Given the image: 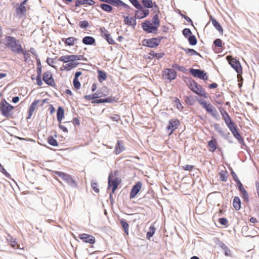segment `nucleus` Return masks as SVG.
I'll return each instance as SVG.
<instances>
[{
    "instance_id": "obj_55",
    "label": "nucleus",
    "mask_w": 259,
    "mask_h": 259,
    "mask_svg": "<svg viewBox=\"0 0 259 259\" xmlns=\"http://www.w3.org/2000/svg\"><path fill=\"white\" fill-rule=\"evenodd\" d=\"M89 22L86 20L81 21L79 22V26L81 28H86L89 26Z\"/></svg>"
},
{
    "instance_id": "obj_60",
    "label": "nucleus",
    "mask_w": 259,
    "mask_h": 259,
    "mask_svg": "<svg viewBox=\"0 0 259 259\" xmlns=\"http://www.w3.org/2000/svg\"><path fill=\"white\" fill-rule=\"evenodd\" d=\"M242 194V197L245 200H248V195L247 191L245 190L242 192H241Z\"/></svg>"
},
{
    "instance_id": "obj_4",
    "label": "nucleus",
    "mask_w": 259,
    "mask_h": 259,
    "mask_svg": "<svg viewBox=\"0 0 259 259\" xmlns=\"http://www.w3.org/2000/svg\"><path fill=\"white\" fill-rule=\"evenodd\" d=\"M0 108L2 113L4 116L8 117L11 115V112L13 109V107L6 101L4 103H1Z\"/></svg>"
},
{
    "instance_id": "obj_49",
    "label": "nucleus",
    "mask_w": 259,
    "mask_h": 259,
    "mask_svg": "<svg viewBox=\"0 0 259 259\" xmlns=\"http://www.w3.org/2000/svg\"><path fill=\"white\" fill-rule=\"evenodd\" d=\"M186 103L190 105H193L194 104V100L191 96H187L185 97Z\"/></svg>"
},
{
    "instance_id": "obj_1",
    "label": "nucleus",
    "mask_w": 259,
    "mask_h": 259,
    "mask_svg": "<svg viewBox=\"0 0 259 259\" xmlns=\"http://www.w3.org/2000/svg\"><path fill=\"white\" fill-rule=\"evenodd\" d=\"M4 44L13 53L19 54L22 51V45L19 39L11 36H6Z\"/></svg>"
},
{
    "instance_id": "obj_39",
    "label": "nucleus",
    "mask_w": 259,
    "mask_h": 259,
    "mask_svg": "<svg viewBox=\"0 0 259 259\" xmlns=\"http://www.w3.org/2000/svg\"><path fill=\"white\" fill-rule=\"evenodd\" d=\"M58 60L65 63H69L71 61L70 55L62 56L59 58Z\"/></svg>"
},
{
    "instance_id": "obj_6",
    "label": "nucleus",
    "mask_w": 259,
    "mask_h": 259,
    "mask_svg": "<svg viewBox=\"0 0 259 259\" xmlns=\"http://www.w3.org/2000/svg\"><path fill=\"white\" fill-rule=\"evenodd\" d=\"M227 59L232 68L238 73L242 72V67L240 62L236 59L233 58L231 56H227Z\"/></svg>"
},
{
    "instance_id": "obj_54",
    "label": "nucleus",
    "mask_w": 259,
    "mask_h": 259,
    "mask_svg": "<svg viewBox=\"0 0 259 259\" xmlns=\"http://www.w3.org/2000/svg\"><path fill=\"white\" fill-rule=\"evenodd\" d=\"M73 83L74 88L76 89H79L80 88V83L78 79L74 78Z\"/></svg>"
},
{
    "instance_id": "obj_28",
    "label": "nucleus",
    "mask_w": 259,
    "mask_h": 259,
    "mask_svg": "<svg viewBox=\"0 0 259 259\" xmlns=\"http://www.w3.org/2000/svg\"><path fill=\"white\" fill-rule=\"evenodd\" d=\"M99 7L101 8L102 10L108 13L111 12L113 10L112 7L111 6L110 4L108 5L107 4L103 3L100 4Z\"/></svg>"
},
{
    "instance_id": "obj_5",
    "label": "nucleus",
    "mask_w": 259,
    "mask_h": 259,
    "mask_svg": "<svg viewBox=\"0 0 259 259\" xmlns=\"http://www.w3.org/2000/svg\"><path fill=\"white\" fill-rule=\"evenodd\" d=\"M119 184V181L117 178H112V176L111 174L109 175L108 177V189H110L112 188V192L110 194V197L112 196V194L114 193L115 190L117 189L118 185Z\"/></svg>"
},
{
    "instance_id": "obj_47",
    "label": "nucleus",
    "mask_w": 259,
    "mask_h": 259,
    "mask_svg": "<svg viewBox=\"0 0 259 259\" xmlns=\"http://www.w3.org/2000/svg\"><path fill=\"white\" fill-rule=\"evenodd\" d=\"M227 171H222L220 173V179L221 181L226 182L227 180V176L226 175Z\"/></svg>"
},
{
    "instance_id": "obj_64",
    "label": "nucleus",
    "mask_w": 259,
    "mask_h": 259,
    "mask_svg": "<svg viewBox=\"0 0 259 259\" xmlns=\"http://www.w3.org/2000/svg\"><path fill=\"white\" fill-rule=\"evenodd\" d=\"M225 252V254L227 256H231V251L230 249L227 246V247L225 248L223 250Z\"/></svg>"
},
{
    "instance_id": "obj_11",
    "label": "nucleus",
    "mask_w": 259,
    "mask_h": 259,
    "mask_svg": "<svg viewBox=\"0 0 259 259\" xmlns=\"http://www.w3.org/2000/svg\"><path fill=\"white\" fill-rule=\"evenodd\" d=\"M179 124L180 121L177 119H172L169 121L167 128L168 131H170V134H172V133L178 128Z\"/></svg>"
},
{
    "instance_id": "obj_30",
    "label": "nucleus",
    "mask_w": 259,
    "mask_h": 259,
    "mask_svg": "<svg viewBox=\"0 0 259 259\" xmlns=\"http://www.w3.org/2000/svg\"><path fill=\"white\" fill-rule=\"evenodd\" d=\"M217 140L215 139H212L208 142L209 150L211 152L214 151L217 149Z\"/></svg>"
},
{
    "instance_id": "obj_26",
    "label": "nucleus",
    "mask_w": 259,
    "mask_h": 259,
    "mask_svg": "<svg viewBox=\"0 0 259 259\" xmlns=\"http://www.w3.org/2000/svg\"><path fill=\"white\" fill-rule=\"evenodd\" d=\"M233 205L236 210L240 209L241 207V201L238 196H236L234 198L233 201Z\"/></svg>"
},
{
    "instance_id": "obj_27",
    "label": "nucleus",
    "mask_w": 259,
    "mask_h": 259,
    "mask_svg": "<svg viewBox=\"0 0 259 259\" xmlns=\"http://www.w3.org/2000/svg\"><path fill=\"white\" fill-rule=\"evenodd\" d=\"M210 19L211 20L212 25L216 28V29H217L220 33H223V28L220 24L217 22V21L212 16L210 17Z\"/></svg>"
},
{
    "instance_id": "obj_2",
    "label": "nucleus",
    "mask_w": 259,
    "mask_h": 259,
    "mask_svg": "<svg viewBox=\"0 0 259 259\" xmlns=\"http://www.w3.org/2000/svg\"><path fill=\"white\" fill-rule=\"evenodd\" d=\"M199 104L204 108L208 113L210 114L212 116L215 117L218 112L215 107L210 103H207L203 99H200L198 101Z\"/></svg>"
},
{
    "instance_id": "obj_23",
    "label": "nucleus",
    "mask_w": 259,
    "mask_h": 259,
    "mask_svg": "<svg viewBox=\"0 0 259 259\" xmlns=\"http://www.w3.org/2000/svg\"><path fill=\"white\" fill-rule=\"evenodd\" d=\"M84 45H92L95 42V39L92 36H85L82 40Z\"/></svg>"
},
{
    "instance_id": "obj_37",
    "label": "nucleus",
    "mask_w": 259,
    "mask_h": 259,
    "mask_svg": "<svg viewBox=\"0 0 259 259\" xmlns=\"http://www.w3.org/2000/svg\"><path fill=\"white\" fill-rule=\"evenodd\" d=\"M112 102V99L110 98H108L106 99H97L93 101H92V103H103L105 102Z\"/></svg>"
},
{
    "instance_id": "obj_45",
    "label": "nucleus",
    "mask_w": 259,
    "mask_h": 259,
    "mask_svg": "<svg viewBox=\"0 0 259 259\" xmlns=\"http://www.w3.org/2000/svg\"><path fill=\"white\" fill-rule=\"evenodd\" d=\"M189 42L191 45L194 46L197 44V39L195 35H191L188 38Z\"/></svg>"
},
{
    "instance_id": "obj_56",
    "label": "nucleus",
    "mask_w": 259,
    "mask_h": 259,
    "mask_svg": "<svg viewBox=\"0 0 259 259\" xmlns=\"http://www.w3.org/2000/svg\"><path fill=\"white\" fill-rule=\"evenodd\" d=\"M213 44L216 47H222V40L219 38L216 39L213 41Z\"/></svg>"
},
{
    "instance_id": "obj_24",
    "label": "nucleus",
    "mask_w": 259,
    "mask_h": 259,
    "mask_svg": "<svg viewBox=\"0 0 259 259\" xmlns=\"http://www.w3.org/2000/svg\"><path fill=\"white\" fill-rule=\"evenodd\" d=\"M103 96V94L99 92L98 91L97 92L95 93L93 95H86L84 98L85 99L88 100H94L95 99H97L99 98H100Z\"/></svg>"
},
{
    "instance_id": "obj_15",
    "label": "nucleus",
    "mask_w": 259,
    "mask_h": 259,
    "mask_svg": "<svg viewBox=\"0 0 259 259\" xmlns=\"http://www.w3.org/2000/svg\"><path fill=\"white\" fill-rule=\"evenodd\" d=\"M143 6L146 8H152L154 7V10H157L159 13L158 7L155 2H152V0H142Z\"/></svg>"
},
{
    "instance_id": "obj_44",
    "label": "nucleus",
    "mask_w": 259,
    "mask_h": 259,
    "mask_svg": "<svg viewBox=\"0 0 259 259\" xmlns=\"http://www.w3.org/2000/svg\"><path fill=\"white\" fill-rule=\"evenodd\" d=\"M185 52L190 56L198 55V53L192 49H184Z\"/></svg>"
},
{
    "instance_id": "obj_62",
    "label": "nucleus",
    "mask_w": 259,
    "mask_h": 259,
    "mask_svg": "<svg viewBox=\"0 0 259 259\" xmlns=\"http://www.w3.org/2000/svg\"><path fill=\"white\" fill-rule=\"evenodd\" d=\"M219 222L221 224H222L223 225H225V226L227 225L228 223L227 220L225 218L219 219Z\"/></svg>"
},
{
    "instance_id": "obj_20",
    "label": "nucleus",
    "mask_w": 259,
    "mask_h": 259,
    "mask_svg": "<svg viewBox=\"0 0 259 259\" xmlns=\"http://www.w3.org/2000/svg\"><path fill=\"white\" fill-rule=\"evenodd\" d=\"M124 150L123 143L121 141H118L115 148V152L116 154H118Z\"/></svg>"
},
{
    "instance_id": "obj_14",
    "label": "nucleus",
    "mask_w": 259,
    "mask_h": 259,
    "mask_svg": "<svg viewBox=\"0 0 259 259\" xmlns=\"http://www.w3.org/2000/svg\"><path fill=\"white\" fill-rule=\"evenodd\" d=\"M163 75L165 76V78L171 80L176 78L177 73L173 69H166L164 71Z\"/></svg>"
},
{
    "instance_id": "obj_16",
    "label": "nucleus",
    "mask_w": 259,
    "mask_h": 259,
    "mask_svg": "<svg viewBox=\"0 0 259 259\" xmlns=\"http://www.w3.org/2000/svg\"><path fill=\"white\" fill-rule=\"evenodd\" d=\"M142 187V183L140 182H138L132 189L130 193V198H134L139 192Z\"/></svg>"
},
{
    "instance_id": "obj_3",
    "label": "nucleus",
    "mask_w": 259,
    "mask_h": 259,
    "mask_svg": "<svg viewBox=\"0 0 259 259\" xmlns=\"http://www.w3.org/2000/svg\"><path fill=\"white\" fill-rule=\"evenodd\" d=\"M190 89L195 93L206 98V94L201 86L195 81H192L190 84Z\"/></svg>"
},
{
    "instance_id": "obj_42",
    "label": "nucleus",
    "mask_w": 259,
    "mask_h": 259,
    "mask_svg": "<svg viewBox=\"0 0 259 259\" xmlns=\"http://www.w3.org/2000/svg\"><path fill=\"white\" fill-rule=\"evenodd\" d=\"M132 5L138 9H141L142 8V5L138 0H128Z\"/></svg>"
},
{
    "instance_id": "obj_63",
    "label": "nucleus",
    "mask_w": 259,
    "mask_h": 259,
    "mask_svg": "<svg viewBox=\"0 0 259 259\" xmlns=\"http://www.w3.org/2000/svg\"><path fill=\"white\" fill-rule=\"evenodd\" d=\"M237 183V185L238 187V189L239 190V191L241 192L245 190V189L244 188L242 183H241V182L239 181H238L237 182H236Z\"/></svg>"
},
{
    "instance_id": "obj_33",
    "label": "nucleus",
    "mask_w": 259,
    "mask_h": 259,
    "mask_svg": "<svg viewBox=\"0 0 259 259\" xmlns=\"http://www.w3.org/2000/svg\"><path fill=\"white\" fill-rule=\"evenodd\" d=\"M120 223L124 229V232L128 235V228L129 225L124 219H121L120 220Z\"/></svg>"
},
{
    "instance_id": "obj_48",
    "label": "nucleus",
    "mask_w": 259,
    "mask_h": 259,
    "mask_svg": "<svg viewBox=\"0 0 259 259\" xmlns=\"http://www.w3.org/2000/svg\"><path fill=\"white\" fill-rule=\"evenodd\" d=\"M100 30L101 36L104 38L109 34V32L104 27L101 28Z\"/></svg>"
},
{
    "instance_id": "obj_31",
    "label": "nucleus",
    "mask_w": 259,
    "mask_h": 259,
    "mask_svg": "<svg viewBox=\"0 0 259 259\" xmlns=\"http://www.w3.org/2000/svg\"><path fill=\"white\" fill-rule=\"evenodd\" d=\"M149 55L150 56L149 58L150 59L156 58L159 59L163 57L164 55V54L163 53H156L154 51H151L149 53Z\"/></svg>"
},
{
    "instance_id": "obj_29",
    "label": "nucleus",
    "mask_w": 259,
    "mask_h": 259,
    "mask_svg": "<svg viewBox=\"0 0 259 259\" xmlns=\"http://www.w3.org/2000/svg\"><path fill=\"white\" fill-rule=\"evenodd\" d=\"M7 241L13 248L21 249V248L20 246V245L17 244V242L16 241V240H13L11 237H10L9 238H7Z\"/></svg>"
},
{
    "instance_id": "obj_40",
    "label": "nucleus",
    "mask_w": 259,
    "mask_h": 259,
    "mask_svg": "<svg viewBox=\"0 0 259 259\" xmlns=\"http://www.w3.org/2000/svg\"><path fill=\"white\" fill-rule=\"evenodd\" d=\"M155 229L154 226H151L149 228V231L147 232L146 237L147 239H150L153 236L155 233Z\"/></svg>"
},
{
    "instance_id": "obj_61",
    "label": "nucleus",
    "mask_w": 259,
    "mask_h": 259,
    "mask_svg": "<svg viewBox=\"0 0 259 259\" xmlns=\"http://www.w3.org/2000/svg\"><path fill=\"white\" fill-rule=\"evenodd\" d=\"M172 67L181 71H184L185 70V68L184 67L179 66L177 64H174L172 65Z\"/></svg>"
},
{
    "instance_id": "obj_36",
    "label": "nucleus",
    "mask_w": 259,
    "mask_h": 259,
    "mask_svg": "<svg viewBox=\"0 0 259 259\" xmlns=\"http://www.w3.org/2000/svg\"><path fill=\"white\" fill-rule=\"evenodd\" d=\"M233 136L238 140L239 143L243 142V139L240 134L238 132L237 128L232 132Z\"/></svg>"
},
{
    "instance_id": "obj_59",
    "label": "nucleus",
    "mask_w": 259,
    "mask_h": 259,
    "mask_svg": "<svg viewBox=\"0 0 259 259\" xmlns=\"http://www.w3.org/2000/svg\"><path fill=\"white\" fill-rule=\"evenodd\" d=\"M105 39H106V40L108 41V42L109 44H111V45L115 44V41L113 39V38L111 37L110 34L106 37H105Z\"/></svg>"
},
{
    "instance_id": "obj_43",
    "label": "nucleus",
    "mask_w": 259,
    "mask_h": 259,
    "mask_svg": "<svg viewBox=\"0 0 259 259\" xmlns=\"http://www.w3.org/2000/svg\"><path fill=\"white\" fill-rule=\"evenodd\" d=\"M48 141L49 144L53 146H57L58 143L56 139L51 136L48 138Z\"/></svg>"
},
{
    "instance_id": "obj_7",
    "label": "nucleus",
    "mask_w": 259,
    "mask_h": 259,
    "mask_svg": "<svg viewBox=\"0 0 259 259\" xmlns=\"http://www.w3.org/2000/svg\"><path fill=\"white\" fill-rule=\"evenodd\" d=\"M190 73L194 77H198L204 80H206L208 79V76L207 74L205 73L203 70L196 69H191L190 70Z\"/></svg>"
},
{
    "instance_id": "obj_35",
    "label": "nucleus",
    "mask_w": 259,
    "mask_h": 259,
    "mask_svg": "<svg viewBox=\"0 0 259 259\" xmlns=\"http://www.w3.org/2000/svg\"><path fill=\"white\" fill-rule=\"evenodd\" d=\"M152 24L158 28L159 26L160 21L159 20L158 14H156L152 18Z\"/></svg>"
},
{
    "instance_id": "obj_12",
    "label": "nucleus",
    "mask_w": 259,
    "mask_h": 259,
    "mask_svg": "<svg viewBox=\"0 0 259 259\" xmlns=\"http://www.w3.org/2000/svg\"><path fill=\"white\" fill-rule=\"evenodd\" d=\"M142 27L145 31L148 33H152L157 30L156 26H155L150 22H144L142 24Z\"/></svg>"
},
{
    "instance_id": "obj_10",
    "label": "nucleus",
    "mask_w": 259,
    "mask_h": 259,
    "mask_svg": "<svg viewBox=\"0 0 259 259\" xmlns=\"http://www.w3.org/2000/svg\"><path fill=\"white\" fill-rule=\"evenodd\" d=\"M78 238L85 243L93 244L95 243V238L89 234H80L78 235Z\"/></svg>"
},
{
    "instance_id": "obj_46",
    "label": "nucleus",
    "mask_w": 259,
    "mask_h": 259,
    "mask_svg": "<svg viewBox=\"0 0 259 259\" xmlns=\"http://www.w3.org/2000/svg\"><path fill=\"white\" fill-rule=\"evenodd\" d=\"M87 5V0H75L74 6L79 7L81 5Z\"/></svg>"
},
{
    "instance_id": "obj_52",
    "label": "nucleus",
    "mask_w": 259,
    "mask_h": 259,
    "mask_svg": "<svg viewBox=\"0 0 259 259\" xmlns=\"http://www.w3.org/2000/svg\"><path fill=\"white\" fill-rule=\"evenodd\" d=\"M91 187L95 192L97 193H98L99 192V189L98 188V184L96 182H92Z\"/></svg>"
},
{
    "instance_id": "obj_21",
    "label": "nucleus",
    "mask_w": 259,
    "mask_h": 259,
    "mask_svg": "<svg viewBox=\"0 0 259 259\" xmlns=\"http://www.w3.org/2000/svg\"><path fill=\"white\" fill-rule=\"evenodd\" d=\"M39 102L38 100L34 101L30 105L28 110V116L27 118H30L32 115L33 112L36 108L37 105Z\"/></svg>"
},
{
    "instance_id": "obj_19",
    "label": "nucleus",
    "mask_w": 259,
    "mask_h": 259,
    "mask_svg": "<svg viewBox=\"0 0 259 259\" xmlns=\"http://www.w3.org/2000/svg\"><path fill=\"white\" fill-rule=\"evenodd\" d=\"M16 13L17 16L19 17L24 16L26 13V8L25 6L20 5L18 7L16 8Z\"/></svg>"
},
{
    "instance_id": "obj_18",
    "label": "nucleus",
    "mask_w": 259,
    "mask_h": 259,
    "mask_svg": "<svg viewBox=\"0 0 259 259\" xmlns=\"http://www.w3.org/2000/svg\"><path fill=\"white\" fill-rule=\"evenodd\" d=\"M78 64L79 63L78 62L70 61L65 65H63L61 68V70L70 71L71 69L76 67Z\"/></svg>"
},
{
    "instance_id": "obj_9",
    "label": "nucleus",
    "mask_w": 259,
    "mask_h": 259,
    "mask_svg": "<svg viewBox=\"0 0 259 259\" xmlns=\"http://www.w3.org/2000/svg\"><path fill=\"white\" fill-rule=\"evenodd\" d=\"M160 42V39L152 38L151 39H144L143 45L149 48H155L158 46Z\"/></svg>"
},
{
    "instance_id": "obj_8",
    "label": "nucleus",
    "mask_w": 259,
    "mask_h": 259,
    "mask_svg": "<svg viewBox=\"0 0 259 259\" xmlns=\"http://www.w3.org/2000/svg\"><path fill=\"white\" fill-rule=\"evenodd\" d=\"M55 174L61 177L70 186H74L75 182L71 177V176L61 171H55Z\"/></svg>"
},
{
    "instance_id": "obj_17",
    "label": "nucleus",
    "mask_w": 259,
    "mask_h": 259,
    "mask_svg": "<svg viewBox=\"0 0 259 259\" xmlns=\"http://www.w3.org/2000/svg\"><path fill=\"white\" fill-rule=\"evenodd\" d=\"M149 13V11L148 9H144L142 7L141 9H138L136 12L135 17L138 19H142L148 16Z\"/></svg>"
},
{
    "instance_id": "obj_53",
    "label": "nucleus",
    "mask_w": 259,
    "mask_h": 259,
    "mask_svg": "<svg viewBox=\"0 0 259 259\" xmlns=\"http://www.w3.org/2000/svg\"><path fill=\"white\" fill-rule=\"evenodd\" d=\"M21 53H22L24 55L25 61L27 62L29 59L30 58V54L28 53V52L25 50H23L22 49Z\"/></svg>"
},
{
    "instance_id": "obj_41",
    "label": "nucleus",
    "mask_w": 259,
    "mask_h": 259,
    "mask_svg": "<svg viewBox=\"0 0 259 259\" xmlns=\"http://www.w3.org/2000/svg\"><path fill=\"white\" fill-rule=\"evenodd\" d=\"M213 127L215 131H217L221 136H225V133L223 129L221 127L219 124L215 123L213 125Z\"/></svg>"
},
{
    "instance_id": "obj_38",
    "label": "nucleus",
    "mask_w": 259,
    "mask_h": 259,
    "mask_svg": "<svg viewBox=\"0 0 259 259\" xmlns=\"http://www.w3.org/2000/svg\"><path fill=\"white\" fill-rule=\"evenodd\" d=\"M98 73V80L100 82H102L103 80H106L107 75L105 72L102 71H99Z\"/></svg>"
},
{
    "instance_id": "obj_57",
    "label": "nucleus",
    "mask_w": 259,
    "mask_h": 259,
    "mask_svg": "<svg viewBox=\"0 0 259 259\" xmlns=\"http://www.w3.org/2000/svg\"><path fill=\"white\" fill-rule=\"evenodd\" d=\"M231 124H227V125L230 130V131L232 132V131H235V130L237 128V127L235 124L234 123V122L231 123Z\"/></svg>"
},
{
    "instance_id": "obj_25",
    "label": "nucleus",
    "mask_w": 259,
    "mask_h": 259,
    "mask_svg": "<svg viewBox=\"0 0 259 259\" xmlns=\"http://www.w3.org/2000/svg\"><path fill=\"white\" fill-rule=\"evenodd\" d=\"M64 110L61 107H59L57 109V118L59 122H61L64 117Z\"/></svg>"
},
{
    "instance_id": "obj_58",
    "label": "nucleus",
    "mask_w": 259,
    "mask_h": 259,
    "mask_svg": "<svg viewBox=\"0 0 259 259\" xmlns=\"http://www.w3.org/2000/svg\"><path fill=\"white\" fill-rule=\"evenodd\" d=\"M191 33H192V32L190 29L185 28L183 30V34L186 37H187L188 35L191 34Z\"/></svg>"
},
{
    "instance_id": "obj_13",
    "label": "nucleus",
    "mask_w": 259,
    "mask_h": 259,
    "mask_svg": "<svg viewBox=\"0 0 259 259\" xmlns=\"http://www.w3.org/2000/svg\"><path fill=\"white\" fill-rule=\"evenodd\" d=\"M42 79L49 85L53 86L55 84L54 79L52 77V75L49 71H47L44 73Z\"/></svg>"
},
{
    "instance_id": "obj_34",
    "label": "nucleus",
    "mask_w": 259,
    "mask_h": 259,
    "mask_svg": "<svg viewBox=\"0 0 259 259\" xmlns=\"http://www.w3.org/2000/svg\"><path fill=\"white\" fill-rule=\"evenodd\" d=\"M77 40V39L74 37H69L67 38H66L65 40V44L67 45L68 46H73L75 41Z\"/></svg>"
},
{
    "instance_id": "obj_32",
    "label": "nucleus",
    "mask_w": 259,
    "mask_h": 259,
    "mask_svg": "<svg viewBox=\"0 0 259 259\" xmlns=\"http://www.w3.org/2000/svg\"><path fill=\"white\" fill-rule=\"evenodd\" d=\"M113 6L116 7L121 6L126 9H130V7L129 6H128L127 5H126L120 0H115Z\"/></svg>"
},
{
    "instance_id": "obj_22",
    "label": "nucleus",
    "mask_w": 259,
    "mask_h": 259,
    "mask_svg": "<svg viewBox=\"0 0 259 259\" xmlns=\"http://www.w3.org/2000/svg\"><path fill=\"white\" fill-rule=\"evenodd\" d=\"M124 22L125 24L130 26H135L136 25V19L133 17L128 16L124 17Z\"/></svg>"
},
{
    "instance_id": "obj_50",
    "label": "nucleus",
    "mask_w": 259,
    "mask_h": 259,
    "mask_svg": "<svg viewBox=\"0 0 259 259\" xmlns=\"http://www.w3.org/2000/svg\"><path fill=\"white\" fill-rule=\"evenodd\" d=\"M224 114L226 116V118H224V120L226 125L227 124H231V123L233 122L229 115L227 113L226 111H224Z\"/></svg>"
},
{
    "instance_id": "obj_51",
    "label": "nucleus",
    "mask_w": 259,
    "mask_h": 259,
    "mask_svg": "<svg viewBox=\"0 0 259 259\" xmlns=\"http://www.w3.org/2000/svg\"><path fill=\"white\" fill-rule=\"evenodd\" d=\"M175 102L176 103V105L177 108L179 110H182L183 109V106H182L180 101L179 99L176 98L175 100Z\"/></svg>"
}]
</instances>
